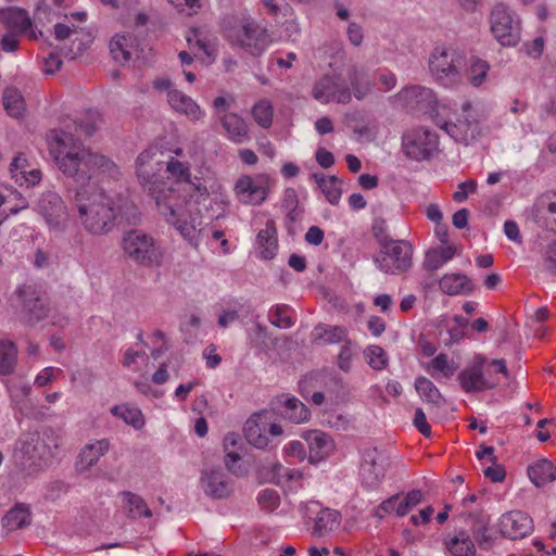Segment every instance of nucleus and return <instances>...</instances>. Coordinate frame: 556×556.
<instances>
[{
    "label": "nucleus",
    "instance_id": "nucleus-1",
    "mask_svg": "<svg viewBox=\"0 0 556 556\" xmlns=\"http://www.w3.org/2000/svg\"><path fill=\"white\" fill-rule=\"evenodd\" d=\"M156 148L142 151L136 161V173L143 190L155 201L165 220L188 240L201 231L202 217L193 212L192 202L204 203L210 198L206 185L191 177L190 164L170 156L160 160Z\"/></svg>",
    "mask_w": 556,
    "mask_h": 556
},
{
    "label": "nucleus",
    "instance_id": "nucleus-2",
    "mask_svg": "<svg viewBox=\"0 0 556 556\" xmlns=\"http://www.w3.org/2000/svg\"><path fill=\"white\" fill-rule=\"evenodd\" d=\"M66 127L68 130H52L49 142L50 153L65 176L81 185L97 176L113 179L119 176V168L112 160L85 149L75 139L71 126Z\"/></svg>",
    "mask_w": 556,
    "mask_h": 556
},
{
    "label": "nucleus",
    "instance_id": "nucleus-3",
    "mask_svg": "<svg viewBox=\"0 0 556 556\" xmlns=\"http://www.w3.org/2000/svg\"><path fill=\"white\" fill-rule=\"evenodd\" d=\"M74 203L80 224L88 233L104 236L115 228L118 210L114 200L106 193L100 191L87 194L77 191Z\"/></svg>",
    "mask_w": 556,
    "mask_h": 556
},
{
    "label": "nucleus",
    "instance_id": "nucleus-4",
    "mask_svg": "<svg viewBox=\"0 0 556 556\" xmlns=\"http://www.w3.org/2000/svg\"><path fill=\"white\" fill-rule=\"evenodd\" d=\"M379 251L374 263L379 270L388 275H400L412 267L413 247L406 240H394L388 235L376 232Z\"/></svg>",
    "mask_w": 556,
    "mask_h": 556
},
{
    "label": "nucleus",
    "instance_id": "nucleus-5",
    "mask_svg": "<svg viewBox=\"0 0 556 556\" xmlns=\"http://www.w3.org/2000/svg\"><path fill=\"white\" fill-rule=\"evenodd\" d=\"M121 245L125 256L139 266L151 267L161 262L162 253L154 238L141 229L126 231Z\"/></svg>",
    "mask_w": 556,
    "mask_h": 556
},
{
    "label": "nucleus",
    "instance_id": "nucleus-6",
    "mask_svg": "<svg viewBox=\"0 0 556 556\" xmlns=\"http://www.w3.org/2000/svg\"><path fill=\"white\" fill-rule=\"evenodd\" d=\"M13 295L14 303L12 305L18 312L23 324L34 326L48 317L50 305L35 285H22L16 288Z\"/></svg>",
    "mask_w": 556,
    "mask_h": 556
},
{
    "label": "nucleus",
    "instance_id": "nucleus-7",
    "mask_svg": "<svg viewBox=\"0 0 556 556\" xmlns=\"http://www.w3.org/2000/svg\"><path fill=\"white\" fill-rule=\"evenodd\" d=\"M490 30L503 47H516L521 40V21L508 5L500 2L492 7L489 15Z\"/></svg>",
    "mask_w": 556,
    "mask_h": 556
},
{
    "label": "nucleus",
    "instance_id": "nucleus-8",
    "mask_svg": "<svg viewBox=\"0 0 556 556\" xmlns=\"http://www.w3.org/2000/svg\"><path fill=\"white\" fill-rule=\"evenodd\" d=\"M463 58L452 49L437 47L429 59L432 77L444 87H454L462 83Z\"/></svg>",
    "mask_w": 556,
    "mask_h": 556
},
{
    "label": "nucleus",
    "instance_id": "nucleus-9",
    "mask_svg": "<svg viewBox=\"0 0 556 556\" xmlns=\"http://www.w3.org/2000/svg\"><path fill=\"white\" fill-rule=\"evenodd\" d=\"M455 141L466 146L478 140L482 135L481 122L478 113L472 109L470 101L463 102L460 113L457 115L456 121H444L437 124Z\"/></svg>",
    "mask_w": 556,
    "mask_h": 556
},
{
    "label": "nucleus",
    "instance_id": "nucleus-10",
    "mask_svg": "<svg viewBox=\"0 0 556 556\" xmlns=\"http://www.w3.org/2000/svg\"><path fill=\"white\" fill-rule=\"evenodd\" d=\"M438 146L437 134L424 127L410 129L402 137L403 152L414 161L428 160Z\"/></svg>",
    "mask_w": 556,
    "mask_h": 556
},
{
    "label": "nucleus",
    "instance_id": "nucleus-11",
    "mask_svg": "<svg viewBox=\"0 0 556 556\" xmlns=\"http://www.w3.org/2000/svg\"><path fill=\"white\" fill-rule=\"evenodd\" d=\"M228 40L231 45L244 49L252 55H258L268 46L269 36L265 28L251 21L243 24L240 28L231 30L228 34Z\"/></svg>",
    "mask_w": 556,
    "mask_h": 556
},
{
    "label": "nucleus",
    "instance_id": "nucleus-12",
    "mask_svg": "<svg viewBox=\"0 0 556 556\" xmlns=\"http://www.w3.org/2000/svg\"><path fill=\"white\" fill-rule=\"evenodd\" d=\"M312 96L321 103L346 104L352 99V91L342 76L333 74L319 78L313 86Z\"/></svg>",
    "mask_w": 556,
    "mask_h": 556
},
{
    "label": "nucleus",
    "instance_id": "nucleus-13",
    "mask_svg": "<svg viewBox=\"0 0 556 556\" xmlns=\"http://www.w3.org/2000/svg\"><path fill=\"white\" fill-rule=\"evenodd\" d=\"M389 465L388 456L377 447H367L362 455L359 478L363 486H375L381 482Z\"/></svg>",
    "mask_w": 556,
    "mask_h": 556
},
{
    "label": "nucleus",
    "instance_id": "nucleus-14",
    "mask_svg": "<svg viewBox=\"0 0 556 556\" xmlns=\"http://www.w3.org/2000/svg\"><path fill=\"white\" fill-rule=\"evenodd\" d=\"M22 465L28 471H37L52 457L51 446L39 433H33L21 447Z\"/></svg>",
    "mask_w": 556,
    "mask_h": 556
},
{
    "label": "nucleus",
    "instance_id": "nucleus-15",
    "mask_svg": "<svg viewBox=\"0 0 556 556\" xmlns=\"http://www.w3.org/2000/svg\"><path fill=\"white\" fill-rule=\"evenodd\" d=\"M267 178L265 176L251 177L242 175L235 184V194L239 202L249 205L262 204L268 194Z\"/></svg>",
    "mask_w": 556,
    "mask_h": 556
},
{
    "label": "nucleus",
    "instance_id": "nucleus-16",
    "mask_svg": "<svg viewBox=\"0 0 556 556\" xmlns=\"http://www.w3.org/2000/svg\"><path fill=\"white\" fill-rule=\"evenodd\" d=\"M37 210L50 229L62 230L65 227L67 211L62 198L58 193L53 191L42 193L38 201Z\"/></svg>",
    "mask_w": 556,
    "mask_h": 556
},
{
    "label": "nucleus",
    "instance_id": "nucleus-17",
    "mask_svg": "<svg viewBox=\"0 0 556 556\" xmlns=\"http://www.w3.org/2000/svg\"><path fill=\"white\" fill-rule=\"evenodd\" d=\"M484 357L477 356L475 363L463 369L458 375L462 389L467 393L491 390L498 384V380L486 378L483 372Z\"/></svg>",
    "mask_w": 556,
    "mask_h": 556
},
{
    "label": "nucleus",
    "instance_id": "nucleus-18",
    "mask_svg": "<svg viewBox=\"0 0 556 556\" xmlns=\"http://www.w3.org/2000/svg\"><path fill=\"white\" fill-rule=\"evenodd\" d=\"M394 101L410 111H422L433 106L435 97L430 88L413 85L401 89L395 96Z\"/></svg>",
    "mask_w": 556,
    "mask_h": 556
},
{
    "label": "nucleus",
    "instance_id": "nucleus-19",
    "mask_svg": "<svg viewBox=\"0 0 556 556\" xmlns=\"http://www.w3.org/2000/svg\"><path fill=\"white\" fill-rule=\"evenodd\" d=\"M421 501V492L419 489H413L406 495L395 494L388 500H384L374 510V516L383 519L386 515L395 513L396 516L403 517L408 511L419 504Z\"/></svg>",
    "mask_w": 556,
    "mask_h": 556
},
{
    "label": "nucleus",
    "instance_id": "nucleus-20",
    "mask_svg": "<svg viewBox=\"0 0 556 556\" xmlns=\"http://www.w3.org/2000/svg\"><path fill=\"white\" fill-rule=\"evenodd\" d=\"M498 526L501 533L511 540L526 538L533 531L532 518L521 510L502 515Z\"/></svg>",
    "mask_w": 556,
    "mask_h": 556
},
{
    "label": "nucleus",
    "instance_id": "nucleus-21",
    "mask_svg": "<svg viewBox=\"0 0 556 556\" xmlns=\"http://www.w3.org/2000/svg\"><path fill=\"white\" fill-rule=\"evenodd\" d=\"M305 441L308 445V460L312 464L324 460L334 450V442L331 437L319 430L308 431Z\"/></svg>",
    "mask_w": 556,
    "mask_h": 556
},
{
    "label": "nucleus",
    "instance_id": "nucleus-22",
    "mask_svg": "<svg viewBox=\"0 0 556 556\" xmlns=\"http://www.w3.org/2000/svg\"><path fill=\"white\" fill-rule=\"evenodd\" d=\"M0 23L10 31L26 34L33 27V22L26 10L18 7L0 9Z\"/></svg>",
    "mask_w": 556,
    "mask_h": 556
},
{
    "label": "nucleus",
    "instance_id": "nucleus-23",
    "mask_svg": "<svg viewBox=\"0 0 556 556\" xmlns=\"http://www.w3.org/2000/svg\"><path fill=\"white\" fill-rule=\"evenodd\" d=\"M257 476L261 483L281 484L289 481H298L301 472L294 469L283 467L279 463L263 465L257 469Z\"/></svg>",
    "mask_w": 556,
    "mask_h": 556
},
{
    "label": "nucleus",
    "instance_id": "nucleus-24",
    "mask_svg": "<svg viewBox=\"0 0 556 556\" xmlns=\"http://www.w3.org/2000/svg\"><path fill=\"white\" fill-rule=\"evenodd\" d=\"M219 123L225 130L228 139L233 143L241 144L245 142L249 137V125L237 113H228L219 115Z\"/></svg>",
    "mask_w": 556,
    "mask_h": 556
},
{
    "label": "nucleus",
    "instance_id": "nucleus-25",
    "mask_svg": "<svg viewBox=\"0 0 556 556\" xmlns=\"http://www.w3.org/2000/svg\"><path fill=\"white\" fill-rule=\"evenodd\" d=\"M111 447L109 439L97 440L83 447L76 462L78 471H86L96 465L99 458L105 455Z\"/></svg>",
    "mask_w": 556,
    "mask_h": 556
},
{
    "label": "nucleus",
    "instance_id": "nucleus-26",
    "mask_svg": "<svg viewBox=\"0 0 556 556\" xmlns=\"http://www.w3.org/2000/svg\"><path fill=\"white\" fill-rule=\"evenodd\" d=\"M440 290L447 295H468L475 290L471 279L460 273L445 274L439 281Z\"/></svg>",
    "mask_w": 556,
    "mask_h": 556
},
{
    "label": "nucleus",
    "instance_id": "nucleus-27",
    "mask_svg": "<svg viewBox=\"0 0 556 556\" xmlns=\"http://www.w3.org/2000/svg\"><path fill=\"white\" fill-rule=\"evenodd\" d=\"M167 101L172 109L185 114L191 121H199L204 116V111L197 102L179 90H169Z\"/></svg>",
    "mask_w": 556,
    "mask_h": 556
},
{
    "label": "nucleus",
    "instance_id": "nucleus-28",
    "mask_svg": "<svg viewBox=\"0 0 556 556\" xmlns=\"http://www.w3.org/2000/svg\"><path fill=\"white\" fill-rule=\"evenodd\" d=\"M258 255L263 260H271L278 249L277 229L273 220H268L264 229L256 237Z\"/></svg>",
    "mask_w": 556,
    "mask_h": 556
},
{
    "label": "nucleus",
    "instance_id": "nucleus-29",
    "mask_svg": "<svg viewBox=\"0 0 556 556\" xmlns=\"http://www.w3.org/2000/svg\"><path fill=\"white\" fill-rule=\"evenodd\" d=\"M528 476L534 486H544L556 480V466L546 458L539 459L528 467Z\"/></svg>",
    "mask_w": 556,
    "mask_h": 556
},
{
    "label": "nucleus",
    "instance_id": "nucleus-30",
    "mask_svg": "<svg viewBox=\"0 0 556 556\" xmlns=\"http://www.w3.org/2000/svg\"><path fill=\"white\" fill-rule=\"evenodd\" d=\"M277 402L282 408L280 409V414L290 421L301 424L308 420L311 416L309 409L296 397L282 395Z\"/></svg>",
    "mask_w": 556,
    "mask_h": 556
},
{
    "label": "nucleus",
    "instance_id": "nucleus-31",
    "mask_svg": "<svg viewBox=\"0 0 556 556\" xmlns=\"http://www.w3.org/2000/svg\"><path fill=\"white\" fill-rule=\"evenodd\" d=\"M261 414H254L244 424L243 431L247 441L256 448H264L268 444L265 435L266 422Z\"/></svg>",
    "mask_w": 556,
    "mask_h": 556
},
{
    "label": "nucleus",
    "instance_id": "nucleus-32",
    "mask_svg": "<svg viewBox=\"0 0 556 556\" xmlns=\"http://www.w3.org/2000/svg\"><path fill=\"white\" fill-rule=\"evenodd\" d=\"M136 37L132 35H116L110 42V52L113 59L121 63H127L134 53Z\"/></svg>",
    "mask_w": 556,
    "mask_h": 556
},
{
    "label": "nucleus",
    "instance_id": "nucleus-33",
    "mask_svg": "<svg viewBox=\"0 0 556 556\" xmlns=\"http://www.w3.org/2000/svg\"><path fill=\"white\" fill-rule=\"evenodd\" d=\"M340 520L341 514L338 510L326 507L314 518L312 534L317 538L325 536L340 523Z\"/></svg>",
    "mask_w": 556,
    "mask_h": 556
},
{
    "label": "nucleus",
    "instance_id": "nucleus-34",
    "mask_svg": "<svg viewBox=\"0 0 556 556\" xmlns=\"http://www.w3.org/2000/svg\"><path fill=\"white\" fill-rule=\"evenodd\" d=\"M313 178L327 201L332 205L339 204L342 195V181L337 176H325L324 174H313Z\"/></svg>",
    "mask_w": 556,
    "mask_h": 556
},
{
    "label": "nucleus",
    "instance_id": "nucleus-35",
    "mask_svg": "<svg viewBox=\"0 0 556 556\" xmlns=\"http://www.w3.org/2000/svg\"><path fill=\"white\" fill-rule=\"evenodd\" d=\"M31 522L29 508L25 504H16L2 518V526L9 531L23 529Z\"/></svg>",
    "mask_w": 556,
    "mask_h": 556
},
{
    "label": "nucleus",
    "instance_id": "nucleus-36",
    "mask_svg": "<svg viewBox=\"0 0 556 556\" xmlns=\"http://www.w3.org/2000/svg\"><path fill=\"white\" fill-rule=\"evenodd\" d=\"M456 253L453 245H442L428 250L424 261V268L429 271H434L441 268L445 263L451 261Z\"/></svg>",
    "mask_w": 556,
    "mask_h": 556
},
{
    "label": "nucleus",
    "instance_id": "nucleus-37",
    "mask_svg": "<svg viewBox=\"0 0 556 556\" xmlns=\"http://www.w3.org/2000/svg\"><path fill=\"white\" fill-rule=\"evenodd\" d=\"M348 79L352 87L351 91H353V94L357 100H362L370 93L372 84L368 75L363 70L352 66L348 71Z\"/></svg>",
    "mask_w": 556,
    "mask_h": 556
},
{
    "label": "nucleus",
    "instance_id": "nucleus-38",
    "mask_svg": "<svg viewBox=\"0 0 556 556\" xmlns=\"http://www.w3.org/2000/svg\"><path fill=\"white\" fill-rule=\"evenodd\" d=\"M2 103L7 113L13 118H21L25 113V100L15 87H8L2 93Z\"/></svg>",
    "mask_w": 556,
    "mask_h": 556
},
{
    "label": "nucleus",
    "instance_id": "nucleus-39",
    "mask_svg": "<svg viewBox=\"0 0 556 556\" xmlns=\"http://www.w3.org/2000/svg\"><path fill=\"white\" fill-rule=\"evenodd\" d=\"M111 414L124 420L127 425L132 426L139 430L144 426V417L141 410L129 404H119L111 408Z\"/></svg>",
    "mask_w": 556,
    "mask_h": 556
},
{
    "label": "nucleus",
    "instance_id": "nucleus-40",
    "mask_svg": "<svg viewBox=\"0 0 556 556\" xmlns=\"http://www.w3.org/2000/svg\"><path fill=\"white\" fill-rule=\"evenodd\" d=\"M17 363V349L12 341H0V375L9 376L15 370Z\"/></svg>",
    "mask_w": 556,
    "mask_h": 556
},
{
    "label": "nucleus",
    "instance_id": "nucleus-41",
    "mask_svg": "<svg viewBox=\"0 0 556 556\" xmlns=\"http://www.w3.org/2000/svg\"><path fill=\"white\" fill-rule=\"evenodd\" d=\"M316 340L323 344H333L348 341V331L341 326L319 325L315 328Z\"/></svg>",
    "mask_w": 556,
    "mask_h": 556
},
{
    "label": "nucleus",
    "instance_id": "nucleus-42",
    "mask_svg": "<svg viewBox=\"0 0 556 556\" xmlns=\"http://www.w3.org/2000/svg\"><path fill=\"white\" fill-rule=\"evenodd\" d=\"M121 496L125 502V509L131 518L151 516V510L147 506L146 502L137 494L130 491H124L121 493Z\"/></svg>",
    "mask_w": 556,
    "mask_h": 556
},
{
    "label": "nucleus",
    "instance_id": "nucleus-43",
    "mask_svg": "<svg viewBox=\"0 0 556 556\" xmlns=\"http://www.w3.org/2000/svg\"><path fill=\"white\" fill-rule=\"evenodd\" d=\"M415 388L421 399L428 403L440 406L445 402L439 389L426 377L417 378Z\"/></svg>",
    "mask_w": 556,
    "mask_h": 556
},
{
    "label": "nucleus",
    "instance_id": "nucleus-44",
    "mask_svg": "<svg viewBox=\"0 0 556 556\" xmlns=\"http://www.w3.org/2000/svg\"><path fill=\"white\" fill-rule=\"evenodd\" d=\"M446 546L454 556H476V546L464 532L451 539Z\"/></svg>",
    "mask_w": 556,
    "mask_h": 556
},
{
    "label": "nucleus",
    "instance_id": "nucleus-45",
    "mask_svg": "<svg viewBox=\"0 0 556 556\" xmlns=\"http://www.w3.org/2000/svg\"><path fill=\"white\" fill-rule=\"evenodd\" d=\"M252 116L255 123L262 128H269L273 124L274 108L269 100L262 99L252 108Z\"/></svg>",
    "mask_w": 556,
    "mask_h": 556
},
{
    "label": "nucleus",
    "instance_id": "nucleus-46",
    "mask_svg": "<svg viewBox=\"0 0 556 556\" xmlns=\"http://www.w3.org/2000/svg\"><path fill=\"white\" fill-rule=\"evenodd\" d=\"M488 72L489 64L485 61L475 56L469 60L466 75L472 86L479 87L484 81Z\"/></svg>",
    "mask_w": 556,
    "mask_h": 556
},
{
    "label": "nucleus",
    "instance_id": "nucleus-47",
    "mask_svg": "<svg viewBox=\"0 0 556 556\" xmlns=\"http://www.w3.org/2000/svg\"><path fill=\"white\" fill-rule=\"evenodd\" d=\"M190 49H197L203 52L207 58L214 59L217 52L215 40L202 36L199 31L192 30L187 37Z\"/></svg>",
    "mask_w": 556,
    "mask_h": 556
},
{
    "label": "nucleus",
    "instance_id": "nucleus-48",
    "mask_svg": "<svg viewBox=\"0 0 556 556\" xmlns=\"http://www.w3.org/2000/svg\"><path fill=\"white\" fill-rule=\"evenodd\" d=\"M490 518L488 516L479 515L475 517L472 525V534L480 546L489 547L492 544V539L488 534Z\"/></svg>",
    "mask_w": 556,
    "mask_h": 556
},
{
    "label": "nucleus",
    "instance_id": "nucleus-49",
    "mask_svg": "<svg viewBox=\"0 0 556 556\" xmlns=\"http://www.w3.org/2000/svg\"><path fill=\"white\" fill-rule=\"evenodd\" d=\"M256 500L260 508L266 513L275 511L281 503L280 494L275 489H263Z\"/></svg>",
    "mask_w": 556,
    "mask_h": 556
},
{
    "label": "nucleus",
    "instance_id": "nucleus-50",
    "mask_svg": "<svg viewBox=\"0 0 556 556\" xmlns=\"http://www.w3.org/2000/svg\"><path fill=\"white\" fill-rule=\"evenodd\" d=\"M290 307L286 304L274 306L269 312L270 323L278 328H290L293 326V320L287 315Z\"/></svg>",
    "mask_w": 556,
    "mask_h": 556
},
{
    "label": "nucleus",
    "instance_id": "nucleus-51",
    "mask_svg": "<svg viewBox=\"0 0 556 556\" xmlns=\"http://www.w3.org/2000/svg\"><path fill=\"white\" fill-rule=\"evenodd\" d=\"M224 462L227 470L236 477H242L248 473V469L241 463V456L237 451H229L225 455Z\"/></svg>",
    "mask_w": 556,
    "mask_h": 556
},
{
    "label": "nucleus",
    "instance_id": "nucleus-52",
    "mask_svg": "<svg viewBox=\"0 0 556 556\" xmlns=\"http://www.w3.org/2000/svg\"><path fill=\"white\" fill-rule=\"evenodd\" d=\"M366 358L369 366L376 370L382 369L387 364V355L382 348L370 345L366 351Z\"/></svg>",
    "mask_w": 556,
    "mask_h": 556
},
{
    "label": "nucleus",
    "instance_id": "nucleus-53",
    "mask_svg": "<svg viewBox=\"0 0 556 556\" xmlns=\"http://www.w3.org/2000/svg\"><path fill=\"white\" fill-rule=\"evenodd\" d=\"M543 268L556 276V241L548 243L543 252Z\"/></svg>",
    "mask_w": 556,
    "mask_h": 556
},
{
    "label": "nucleus",
    "instance_id": "nucleus-54",
    "mask_svg": "<svg viewBox=\"0 0 556 556\" xmlns=\"http://www.w3.org/2000/svg\"><path fill=\"white\" fill-rule=\"evenodd\" d=\"M493 466H489L483 470V475L485 478L490 480L492 483H501L504 481L506 477V471L504 466L496 464V458H490Z\"/></svg>",
    "mask_w": 556,
    "mask_h": 556
},
{
    "label": "nucleus",
    "instance_id": "nucleus-55",
    "mask_svg": "<svg viewBox=\"0 0 556 556\" xmlns=\"http://www.w3.org/2000/svg\"><path fill=\"white\" fill-rule=\"evenodd\" d=\"M431 367L433 370L442 372L446 378L453 376L456 369V367L448 364L447 355L443 353L432 359Z\"/></svg>",
    "mask_w": 556,
    "mask_h": 556
},
{
    "label": "nucleus",
    "instance_id": "nucleus-56",
    "mask_svg": "<svg viewBox=\"0 0 556 556\" xmlns=\"http://www.w3.org/2000/svg\"><path fill=\"white\" fill-rule=\"evenodd\" d=\"M477 191V181L468 179L458 185V190L453 193V200L457 203H462L468 199L469 193Z\"/></svg>",
    "mask_w": 556,
    "mask_h": 556
},
{
    "label": "nucleus",
    "instance_id": "nucleus-57",
    "mask_svg": "<svg viewBox=\"0 0 556 556\" xmlns=\"http://www.w3.org/2000/svg\"><path fill=\"white\" fill-rule=\"evenodd\" d=\"M353 357L352 351V342L350 340L345 341L341 346L340 353L338 355V366L341 370L348 372L351 369V363Z\"/></svg>",
    "mask_w": 556,
    "mask_h": 556
},
{
    "label": "nucleus",
    "instance_id": "nucleus-58",
    "mask_svg": "<svg viewBox=\"0 0 556 556\" xmlns=\"http://www.w3.org/2000/svg\"><path fill=\"white\" fill-rule=\"evenodd\" d=\"M29 167L28 160L26 159L25 154L18 153L12 161L10 165V172L12 174V178L15 179V181H20L18 176L23 173H26V169Z\"/></svg>",
    "mask_w": 556,
    "mask_h": 556
},
{
    "label": "nucleus",
    "instance_id": "nucleus-59",
    "mask_svg": "<svg viewBox=\"0 0 556 556\" xmlns=\"http://www.w3.org/2000/svg\"><path fill=\"white\" fill-rule=\"evenodd\" d=\"M346 37L354 47L361 46L364 40L363 27L356 22H351L346 28Z\"/></svg>",
    "mask_w": 556,
    "mask_h": 556
},
{
    "label": "nucleus",
    "instance_id": "nucleus-60",
    "mask_svg": "<svg viewBox=\"0 0 556 556\" xmlns=\"http://www.w3.org/2000/svg\"><path fill=\"white\" fill-rule=\"evenodd\" d=\"M413 422L422 435L427 438L431 435V426L427 422L426 414L421 408H416Z\"/></svg>",
    "mask_w": 556,
    "mask_h": 556
},
{
    "label": "nucleus",
    "instance_id": "nucleus-61",
    "mask_svg": "<svg viewBox=\"0 0 556 556\" xmlns=\"http://www.w3.org/2000/svg\"><path fill=\"white\" fill-rule=\"evenodd\" d=\"M300 507H301L303 517L307 518L309 520H314V518L316 516H318L323 509L326 508V507H323L321 504L317 501L303 502V503H301Z\"/></svg>",
    "mask_w": 556,
    "mask_h": 556
},
{
    "label": "nucleus",
    "instance_id": "nucleus-62",
    "mask_svg": "<svg viewBox=\"0 0 556 556\" xmlns=\"http://www.w3.org/2000/svg\"><path fill=\"white\" fill-rule=\"evenodd\" d=\"M525 52L534 59L541 56L544 49V40L542 37H536L535 39L528 41L523 45Z\"/></svg>",
    "mask_w": 556,
    "mask_h": 556
},
{
    "label": "nucleus",
    "instance_id": "nucleus-63",
    "mask_svg": "<svg viewBox=\"0 0 556 556\" xmlns=\"http://www.w3.org/2000/svg\"><path fill=\"white\" fill-rule=\"evenodd\" d=\"M18 33L10 31L2 36L1 38V48L5 52H14L17 50L20 41H18Z\"/></svg>",
    "mask_w": 556,
    "mask_h": 556
},
{
    "label": "nucleus",
    "instance_id": "nucleus-64",
    "mask_svg": "<svg viewBox=\"0 0 556 556\" xmlns=\"http://www.w3.org/2000/svg\"><path fill=\"white\" fill-rule=\"evenodd\" d=\"M536 211L541 214L548 213L556 215V201H553L549 195H542L535 204Z\"/></svg>",
    "mask_w": 556,
    "mask_h": 556
}]
</instances>
